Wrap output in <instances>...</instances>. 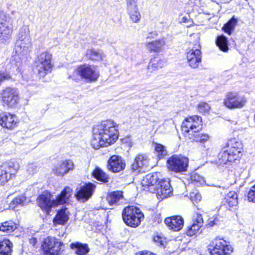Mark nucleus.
Returning a JSON list of instances; mask_svg holds the SVG:
<instances>
[{
  "label": "nucleus",
  "mask_w": 255,
  "mask_h": 255,
  "mask_svg": "<svg viewBox=\"0 0 255 255\" xmlns=\"http://www.w3.org/2000/svg\"><path fill=\"white\" fill-rule=\"evenodd\" d=\"M216 42L217 45L219 47L221 50L225 52L228 51V41L225 36L221 35L218 36Z\"/></svg>",
  "instance_id": "nucleus-36"
},
{
  "label": "nucleus",
  "mask_w": 255,
  "mask_h": 255,
  "mask_svg": "<svg viewBox=\"0 0 255 255\" xmlns=\"http://www.w3.org/2000/svg\"><path fill=\"white\" fill-rule=\"evenodd\" d=\"M36 240L34 238H32L30 240V243L32 244L33 245H34L36 244Z\"/></svg>",
  "instance_id": "nucleus-50"
},
{
  "label": "nucleus",
  "mask_w": 255,
  "mask_h": 255,
  "mask_svg": "<svg viewBox=\"0 0 255 255\" xmlns=\"http://www.w3.org/2000/svg\"><path fill=\"white\" fill-rule=\"evenodd\" d=\"M203 224L202 216L200 214H197L193 218L192 224L187 229V235L192 237L196 235L199 232Z\"/></svg>",
  "instance_id": "nucleus-23"
},
{
  "label": "nucleus",
  "mask_w": 255,
  "mask_h": 255,
  "mask_svg": "<svg viewBox=\"0 0 255 255\" xmlns=\"http://www.w3.org/2000/svg\"><path fill=\"white\" fill-rule=\"evenodd\" d=\"M31 49V38L29 35V29L27 26L24 25L21 27L16 39L15 51L19 58L27 55L29 53Z\"/></svg>",
  "instance_id": "nucleus-3"
},
{
  "label": "nucleus",
  "mask_w": 255,
  "mask_h": 255,
  "mask_svg": "<svg viewBox=\"0 0 255 255\" xmlns=\"http://www.w3.org/2000/svg\"><path fill=\"white\" fill-rule=\"evenodd\" d=\"M165 224L171 229L178 231L180 230L184 225V221L181 216H177L165 219Z\"/></svg>",
  "instance_id": "nucleus-25"
},
{
  "label": "nucleus",
  "mask_w": 255,
  "mask_h": 255,
  "mask_svg": "<svg viewBox=\"0 0 255 255\" xmlns=\"http://www.w3.org/2000/svg\"><path fill=\"white\" fill-rule=\"evenodd\" d=\"M191 180L196 186L203 185L205 183L204 178L197 173H194L191 176Z\"/></svg>",
  "instance_id": "nucleus-41"
},
{
  "label": "nucleus",
  "mask_w": 255,
  "mask_h": 255,
  "mask_svg": "<svg viewBox=\"0 0 255 255\" xmlns=\"http://www.w3.org/2000/svg\"><path fill=\"white\" fill-rule=\"evenodd\" d=\"M118 127L117 123L111 120L103 121L96 126L93 129L91 141L92 147L99 149L114 143L119 137Z\"/></svg>",
  "instance_id": "nucleus-1"
},
{
  "label": "nucleus",
  "mask_w": 255,
  "mask_h": 255,
  "mask_svg": "<svg viewBox=\"0 0 255 255\" xmlns=\"http://www.w3.org/2000/svg\"><path fill=\"white\" fill-rule=\"evenodd\" d=\"M166 65V61L158 58H154L150 60L147 69L149 71L152 72L162 68Z\"/></svg>",
  "instance_id": "nucleus-31"
},
{
  "label": "nucleus",
  "mask_w": 255,
  "mask_h": 255,
  "mask_svg": "<svg viewBox=\"0 0 255 255\" xmlns=\"http://www.w3.org/2000/svg\"><path fill=\"white\" fill-rule=\"evenodd\" d=\"M122 217L127 225L135 228L140 225L144 218V215L140 209L131 206L124 209L122 212Z\"/></svg>",
  "instance_id": "nucleus-6"
},
{
  "label": "nucleus",
  "mask_w": 255,
  "mask_h": 255,
  "mask_svg": "<svg viewBox=\"0 0 255 255\" xmlns=\"http://www.w3.org/2000/svg\"><path fill=\"white\" fill-rule=\"evenodd\" d=\"M237 23V20L234 18H231L223 27L225 32L229 34H231V31L233 30Z\"/></svg>",
  "instance_id": "nucleus-40"
},
{
  "label": "nucleus",
  "mask_w": 255,
  "mask_h": 255,
  "mask_svg": "<svg viewBox=\"0 0 255 255\" xmlns=\"http://www.w3.org/2000/svg\"><path fill=\"white\" fill-rule=\"evenodd\" d=\"M70 247L77 255H87L90 252V248L86 244L79 242L73 243Z\"/></svg>",
  "instance_id": "nucleus-29"
},
{
  "label": "nucleus",
  "mask_w": 255,
  "mask_h": 255,
  "mask_svg": "<svg viewBox=\"0 0 255 255\" xmlns=\"http://www.w3.org/2000/svg\"><path fill=\"white\" fill-rule=\"evenodd\" d=\"M93 176L97 180L103 183L109 181V177L101 168L96 167L93 172Z\"/></svg>",
  "instance_id": "nucleus-34"
},
{
  "label": "nucleus",
  "mask_w": 255,
  "mask_h": 255,
  "mask_svg": "<svg viewBox=\"0 0 255 255\" xmlns=\"http://www.w3.org/2000/svg\"><path fill=\"white\" fill-rule=\"evenodd\" d=\"M189 137L196 142L204 143L209 140L210 136L208 134L200 133L199 131H197L195 132L193 135Z\"/></svg>",
  "instance_id": "nucleus-37"
},
{
  "label": "nucleus",
  "mask_w": 255,
  "mask_h": 255,
  "mask_svg": "<svg viewBox=\"0 0 255 255\" xmlns=\"http://www.w3.org/2000/svg\"><path fill=\"white\" fill-rule=\"evenodd\" d=\"M1 99L3 104L9 108H15L19 103V92L17 89L7 87L1 93Z\"/></svg>",
  "instance_id": "nucleus-12"
},
{
  "label": "nucleus",
  "mask_w": 255,
  "mask_h": 255,
  "mask_svg": "<svg viewBox=\"0 0 255 255\" xmlns=\"http://www.w3.org/2000/svg\"><path fill=\"white\" fill-rule=\"evenodd\" d=\"M33 167H36L35 165L33 164H30L28 165V170L29 171L30 168H32Z\"/></svg>",
  "instance_id": "nucleus-53"
},
{
  "label": "nucleus",
  "mask_w": 255,
  "mask_h": 255,
  "mask_svg": "<svg viewBox=\"0 0 255 255\" xmlns=\"http://www.w3.org/2000/svg\"><path fill=\"white\" fill-rule=\"evenodd\" d=\"M63 243L53 237L45 238L42 247L46 255H59Z\"/></svg>",
  "instance_id": "nucleus-13"
},
{
  "label": "nucleus",
  "mask_w": 255,
  "mask_h": 255,
  "mask_svg": "<svg viewBox=\"0 0 255 255\" xmlns=\"http://www.w3.org/2000/svg\"><path fill=\"white\" fill-rule=\"evenodd\" d=\"M86 56L89 59L95 61H101L106 57L105 54L102 50L94 48L87 49Z\"/></svg>",
  "instance_id": "nucleus-28"
},
{
  "label": "nucleus",
  "mask_w": 255,
  "mask_h": 255,
  "mask_svg": "<svg viewBox=\"0 0 255 255\" xmlns=\"http://www.w3.org/2000/svg\"><path fill=\"white\" fill-rule=\"evenodd\" d=\"M189 159L181 155H174L167 161V167L169 170L175 172H181L187 170Z\"/></svg>",
  "instance_id": "nucleus-9"
},
{
  "label": "nucleus",
  "mask_w": 255,
  "mask_h": 255,
  "mask_svg": "<svg viewBox=\"0 0 255 255\" xmlns=\"http://www.w3.org/2000/svg\"><path fill=\"white\" fill-rule=\"evenodd\" d=\"M74 163L71 160H65L55 166L52 169L53 172L57 175L63 176L68 173L69 171L73 170Z\"/></svg>",
  "instance_id": "nucleus-22"
},
{
  "label": "nucleus",
  "mask_w": 255,
  "mask_h": 255,
  "mask_svg": "<svg viewBox=\"0 0 255 255\" xmlns=\"http://www.w3.org/2000/svg\"><path fill=\"white\" fill-rule=\"evenodd\" d=\"M240 147V156L241 155V152L242 150V145L240 142L236 140L235 138L231 139L228 142V147H227V148L230 149V148H236V147Z\"/></svg>",
  "instance_id": "nucleus-42"
},
{
  "label": "nucleus",
  "mask_w": 255,
  "mask_h": 255,
  "mask_svg": "<svg viewBox=\"0 0 255 255\" xmlns=\"http://www.w3.org/2000/svg\"><path fill=\"white\" fill-rule=\"evenodd\" d=\"M13 19L3 12H0V43L9 41L13 32Z\"/></svg>",
  "instance_id": "nucleus-8"
},
{
  "label": "nucleus",
  "mask_w": 255,
  "mask_h": 255,
  "mask_svg": "<svg viewBox=\"0 0 255 255\" xmlns=\"http://www.w3.org/2000/svg\"><path fill=\"white\" fill-rule=\"evenodd\" d=\"M188 20V18L186 16H183L181 19V22H186Z\"/></svg>",
  "instance_id": "nucleus-51"
},
{
  "label": "nucleus",
  "mask_w": 255,
  "mask_h": 255,
  "mask_svg": "<svg viewBox=\"0 0 255 255\" xmlns=\"http://www.w3.org/2000/svg\"><path fill=\"white\" fill-rule=\"evenodd\" d=\"M123 192L115 191L110 193L107 196V200L111 205H117L123 199Z\"/></svg>",
  "instance_id": "nucleus-32"
},
{
  "label": "nucleus",
  "mask_w": 255,
  "mask_h": 255,
  "mask_svg": "<svg viewBox=\"0 0 255 255\" xmlns=\"http://www.w3.org/2000/svg\"><path fill=\"white\" fill-rule=\"evenodd\" d=\"M149 35H151V36H148L147 37V38H149L150 37H152V38L156 37L158 35V34L157 33V32H150L149 33Z\"/></svg>",
  "instance_id": "nucleus-49"
},
{
  "label": "nucleus",
  "mask_w": 255,
  "mask_h": 255,
  "mask_svg": "<svg viewBox=\"0 0 255 255\" xmlns=\"http://www.w3.org/2000/svg\"><path fill=\"white\" fill-rule=\"evenodd\" d=\"M217 221L216 219L213 221H209L208 225L211 227L213 226L214 225L217 224Z\"/></svg>",
  "instance_id": "nucleus-48"
},
{
  "label": "nucleus",
  "mask_w": 255,
  "mask_h": 255,
  "mask_svg": "<svg viewBox=\"0 0 255 255\" xmlns=\"http://www.w3.org/2000/svg\"><path fill=\"white\" fill-rule=\"evenodd\" d=\"M191 198L192 199H194V200L198 201L201 200V196L200 194L197 193V194H195V197H193V195H191Z\"/></svg>",
  "instance_id": "nucleus-47"
},
{
  "label": "nucleus",
  "mask_w": 255,
  "mask_h": 255,
  "mask_svg": "<svg viewBox=\"0 0 255 255\" xmlns=\"http://www.w3.org/2000/svg\"><path fill=\"white\" fill-rule=\"evenodd\" d=\"M69 215V211L66 208L62 209L59 210L53 219L54 225L55 226L57 225H64L68 221Z\"/></svg>",
  "instance_id": "nucleus-27"
},
{
  "label": "nucleus",
  "mask_w": 255,
  "mask_h": 255,
  "mask_svg": "<svg viewBox=\"0 0 255 255\" xmlns=\"http://www.w3.org/2000/svg\"><path fill=\"white\" fill-rule=\"evenodd\" d=\"M154 193H156L159 199L162 200L170 197L172 194V189L169 182L164 180L159 181Z\"/></svg>",
  "instance_id": "nucleus-19"
},
{
  "label": "nucleus",
  "mask_w": 255,
  "mask_h": 255,
  "mask_svg": "<svg viewBox=\"0 0 255 255\" xmlns=\"http://www.w3.org/2000/svg\"><path fill=\"white\" fill-rule=\"evenodd\" d=\"M247 103L246 98L238 93L228 92L226 94L223 104L229 109H241Z\"/></svg>",
  "instance_id": "nucleus-11"
},
{
  "label": "nucleus",
  "mask_w": 255,
  "mask_h": 255,
  "mask_svg": "<svg viewBox=\"0 0 255 255\" xmlns=\"http://www.w3.org/2000/svg\"><path fill=\"white\" fill-rule=\"evenodd\" d=\"M140 255H155L154 254L149 252L142 253Z\"/></svg>",
  "instance_id": "nucleus-52"
},
{
  "label": "nucleus",
  "mask_w": 255,
  "mask_h": 255,
  "mask_svg": "<svg viewBox=\"0 0 255 255\" xmlns=\"http://www.w3.org/2000/svg\"><path fill=\"white\" fill-rule=\"evenodd\" d=\"M78 75H79L87 82H92L97 81L98 79L99 72L96 66L84 64L78 67L73 72V75L69 76V78L76 80L78 79L77 77Z\"/></svg>",
  "instance_id": "nucleus-5"
},
{
  "label": "nucleus",
  "mask_w": 255,
  "mask_h": 255,
  "mask_svg": "<svg viewBox=\"0 0 255 255\" xmlns=\"http://www.w3.org/2000/svg\"><path fill=\"white\" fill-rule=\"evenodd\" d=\"M12 243L7 239L0 242V255H11Z\"/></svg>",
  "instance_id": "nucleus-33"
},
{
  "label": "nucleus",
  "mask_w": 255,
  "mask_h": 255,
  "mask_svg": "<svg viewBox=\"0 0 255 255\" xmlns=\"http://www.w3.org/2000/svg\"><path fill=\"white\" fill-rule=\"evenodd\" d=\"M198 110L202 114L207 113L210 110V106L206 103L203 102L198 104Z\"/></svg>",
  "instance_id": "nucleus-43"
},
{
  "label": "nucleus",
  "mask_w": 255,
  "mask_h": 255,
  "mask_svg": "<svg viewBox=\"0 0 255 255\" xmlns=\"http://www.w3.org/2000/svg\"><path fill=\"white\" fill-rule=\"evenodd\" d=\"M149 159L145 154H138L137 155L131 164V169L133 171L140 172L146 168L149 165Z\"/></svg>",
  "instance_id": "nucleus-21"
},
{
  "label": "nucleus",
  "mask_w": 255,
  "mask_h": 255,
  "mask_svg": "<svg viewBox=\"0 0 255 255\" xmlns=\"http://www.w3.org/2000/svg\"><path fill=\"white\" fill-rule=\"evenodd\" d=\"M202 118L198 116L188 117L182 122V131L188 134L189 137L195 132L200 131L202 128Z\"/></svg>",
  "instance_id": "nucleus-10"
},
{
  "label": "nucleus",
  "mask_w": 255,
  "mask_h": 255,
  "mask_svg": "<svg viewBox=\"0 0 255 255\" xmlns=\"http://www.w3.org/2000/svg\"><path fill=\"white\" fill-rule=\"evenodd\" d=\"M17 123L15 115L4 113L0 114V125L3 128L11 129L16 126Z\"/></svg>",
  "instance_id": "nucleus-24"
},
{
  "label": "nucleus",
  "mask_w": 255,
  "mask_h": 255,
  "mask_svg": "<svg viewBox=\"0 0 255 255\" xmlns=\"http://www.w3.org/2000/svg\"><path fill=\"white\" fill-rule=\"evenodd\" d=\"M127 7L138 5V0H126Z\"/></svg>",
  "instance_id": "nucleus-46"
},
{
  "label": "nucleus",
  "mask_w": 255,
  "mask_h": 255,
  "mask_svg": "<svg viewBox=\"0 0 255 255\" xmlns=\"http://www.w3.org/2000/svg\"><path fill=\"white\" fill-rule=\"evenodd\" d=\"M165 44L164 40L162 38L152 41H146L144 45L149 52L158 53L162 50Z\"/></svg>",
  "instance_id": "nucleus-26"
},
{
  "label": "nucleus",
  "mask_w": 255,
  "mask_h": 255,
  "mask_svg": "<svg viewBox=\"0 0 255 255\" xmlns=\"http://www.w3.org/2000/svg\"><path fill=\"white\" fill-rule=\"evenodd\" d=\"M20 168L19 163L8 161L0 165V185H4L15 177Z\"/></svg>",
  "instance_id": "nucleus-7"
},
{
  "label": "nucleus",
  "mask_w": 255,
  "mask_h": 255,
  "mask_svg": "<svg viewBox=\"0 0 255 255\" xmlns=\"http://www.w3.org/2000/svg\"><path fill=\"white\" fill-rule=\"evenodd\" d=\"M125 162L121 156L114 155L108 160V168L113 172H120L125 169Z\"/></svg>",
  "instance_id": "nucleus-20"
},
{
  "label": "nucleus",
  "mask_w": 255,
  "mask_h": 255,
  "mask_svg": "<svg viewBox=\"0 0 255 255\" xmlns=\"http://www.w3.org/2000/svg\"><path fill=\"white\" fill-rule=\"evenodd\" d=\"M186 57L187 63L191 68L196 69L199 67L202 61V53L199 49H189Z\"/></svg>",
  "instance_id": "nucleus-16"
},
{
  "label": "nucleus",
  "mask_w": 255,
  "mask_h": 255,
  "mask_svg": "<svg viewBox=\"0 0 255 255\" xmlns=\"http://www.w3.org/2000/svg\"><path fill=\"white\" fill-rule=\"evenodd\" d=\"M128 14L129 16L130 19L133 23H139L141 15L139 10L138 5L127 7Z\"/></svg>",
  "instance_id": "nucleus-30"
},
{
  "label": "nucleus",
  "mask_w": 255,
  "mask_h": 255,
  "mask_svg": "<svg viewBox=\"0 0 255 255\" xmlns=\"http://www.w3.org/2000/svg\"><path fill=\"white\" fill-rule=\"evenodd\" d=\"M226 201L230 207L236 206L238 204V195L235 192H230L226 198Z\"/></svg>",
  "instance_id": "nucleus-38"
},
{
  "label": "nucleus",
  "mask_w": 255,
  "mask_h": 255,
  "mask_svg": "<svg viewBox=\"0 0 255 255\" xmlns=\"http://www.w3.org/2000/svg\"><path fill=\"white\" fill-rule=\"evenodd\" d=\"M248 198L250 202L255 203V185L251 188L248 192Z\"/></svg>",
  "instance_id": "nucleus-45"
},
{
  "label": "nucleus",
  "mask_w": 255,
  "mask_h": 255,
  "mask_svg": "<svg viewBox=\"0 0 255 255\" xmlns=\"http://www.w3.org/2000/svg\"><path fill=\"white\" fill-rule=\"evenodd\" d=\"M52 55L47 52L44 51L40 53L35 61V72L40 77H44L52 71L53 65L52 63Z\"/></svg>",
  "instance_id": "nucleus-4"
},
{
  "label": "nucleus",
  "mask_w": 255,
  "mask_h": 255,
  "mask_svg": "<svg viewBox=\"0 0 255 255\" xmlns=\"http://www.w3.org/2000/svg\"><path fill=\"white\" fill-rule=\"evenodd\" d=\"M154 149L159 159L164 158L167 154L164 146L160 143H154Z\"/></svg>",
  "instance_id": "nucleus-39"
},
{
  "label": "nucleus",
  "mask_w": 255,
  "mask_h": 255,
  "mask_svg": "<svg viewBox=\"0 0 255 255\" xmlns=\"http://www.w3.org/2000/svg\"><path fill=\"white\" fill-rule=\"evenodd\" d=\"M72 190L66 187L55 199L50 192L45 191L38 196L37 202L39 207L47 214H49L52 208L64 204L71 196Z\"/></svg>",
  "instance_id": "nucleus-2"
},
{
  "label": "nucleus",
  "mask_w": 255,
  "mask_h": 255,
  "mask_svg": "<svg viewBox=\"0 0 255 255\" xmlns=\"http://www.w3.org/2000/svg\"><path fill=\"white\" fill-rule=\"evenodd\" d=\"M210 250L211 255H228L233 252V248L222 239H216Z\"/></svg>",
  "instance_id": "nucleus-15"
},
{
  "label": "nucleus",
  "mask_w": 255,
  "mask_h": 255,
  "mask_svg": "<svg viewBox=\"0 0 255 255\" xmlns=\"http://www.w3.org/2000/svg\"><path fill=\"white\" fill-rule=\"evenodd\" d=\"M20 62H17V64H16V66H19L20 65Z\"/></svg>",
  "instance_id": "nucleus-54"
},
{
  "label": "nucleus",
  "mask_w": 255,
  "mask_h": 255,
  "mask_svg": "<svg viewBox=\"0 0 255 255\" xmlns=\"http://www.w3.org/2000/svg\"><path fill=\"white\" fill-rule=\"evenodd\" d=\"M158 182L157 175L156 173H154L146 175L141 181V184L143 190L154 193Z\"/></svg>",
  "instance_id": "nucleus-18"
},
{
  "label": "nucleus",
  "mask_w": 255,
  "mask_h": 255,
  "mask_svg": "<svg viewBox=\"0 0 255 255\" xmlns=\"http://www.w3.org/2000/svg\"><path fill=\"white\" fill-rule=\"evenodd\" d=\"M16 228V224L12 221H6L0 224V231L7 233L13 232Z\"/></svg>",
  "instance_id": "nucleus-35"
},
{
  "label": "nucleus",
  "mask_w": 255,
  "mask_h": 255,
  "mask_svg": "<svg viewBox=\"0 0 255 255\" xmlns=\"http://www.w3.org/2000/svg\"><path fill=\"white\" fill-rule=\"evenodd\" d=\"M240 147H236V148L222 149L218 154L219 163L220 164H226L228 162H232L240 157Z\"/></svg>",
  "instance_id": "nucleus-14"
},
{
  "label": "nucleus",
  "mask_w": 255,
  "mask_h": 255,
  "mask_svg": "<svg viewBox=\"0 0 255 255\" xmlns=\"http://www.w3.org/2000/svg\"><path fill=\"white\" fill-rule=\"evenodd\" d=\"M26 200V197L24 195H20L14 198L11 202V205L15 206L23 205Z\"/></svg>",
  "instance_id": "nucleus-44"
},
{
  "label": "nucleus",
  "mask_w": 255,
  "mask_h": 255,
  "mask_svg": "<svg viewBox=\"0 0 255 255\" xmlns=\"http://www.w3.org/2000/svg\"><path fill=\"white\" fill-rule=\"evenodd\" d=\"M254 121H255V116H254Z\"/></svg>",
  "instance_id": "nucleus-55"
},
{
  "label": "nucleus",
  "mask_w": 255,
  "mask_h": 255,
  "mask_svg": "<svg viewBox=\"0 0 255 255\" xmlns=\"http://www.w3.org/2000/svg\"><path fill=\"white\" fill-rule=\"evenodd\" d=\"M95 189V185L91 183H88L80 187L76 194L78 200L84 202L88 200L92 196Z\"/></svg>",
  "instance_id": "nucleus-17"
}]
</instances>
